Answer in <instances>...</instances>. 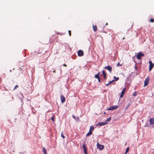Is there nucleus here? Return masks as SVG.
Wrapping results in <instances>:
<instances>
[{
    "instance_id": "1",
    "label": "nucleus",
    "mask_w": 154,
    "mask_h": 154,
    "mask_svg": "<svg viewBox=\"0 0 154 154\" xmlns=\"http://www.w3.org/2000/svg\"><path fill=\"white\" fill-rule=\"evenodd\" d=\"M144 55L143 54L141 53V52H139L138 53L136 57L138 59L140 60L141 59V57H144Z\"/></svg>"
},
{
    "instance_id": "2",
    "label": "nucleus",
    "mask_w": 154,
    "mask_h": 154,
    "mask_svg": "<svg viewBox=\"0 0 154 154\" xmlns=\"http://www.w3.org/2000/svg\"><path fill=\"white\" fill-rule=\"evenodd\" d=\"M149 76H148L145 79L144 82V86H147L149 84Z\"/></svg>"
},
{
    "instance_id": "3",
    "label": "nucleus",
    "mask_w": 154,
    "mask_h": 154,
    "mask_svg": "<svg viewBox=\"0 0 154 154\" xmlns=\"http://www.w3.org/2000/svg\"><path fill=\"white\" fill-rule=\"evenodd\" d=\"M97 148L100 150H103L104 148V145L100 144L98 142L97 143Z\"/></svg>"
},
{
    "instance_id": "4",
    "label": "nucleus",
    "mask_w": 154,
    "mask_h": 154,
    "mask_svg": "<svg viewBox=\"0 0 154 154\" xmlns=\"http://www.w3.org/2000/svg\"><path fill=\"white\" fill-rule=\"evenodd\" d=\"M118 106L117 105H114L110 106L109 108L107 109V110H111L115 109H116L118 108Z\"/></svg>"
},
{
    "instance_id": "5",
    "label": "nucleus",
    "mask_w": 154,
    "mask_h": 154,
    "mask_svg": "<svg viewBox=\"0 0 154 154\" xmlns=\"http://www.w3.org/2000/svg\"><path fill=\"white\" fill-rule=\"evenodd\" d=\"M149 71H150L154 67V64L152 63V62L151 61H149Z\"/></svg>"
},
{
    "instance_id": "6",
    "label": "nucleus",
    "mask_w": 154,
    "mask_h": 154,
    "mask_svg": "<svg viewBox=\"0 0 154 154\" xmlns=\"http://www.w3.org/2000/svg\"><path fill=\"white\" fill-rule=\"evenodd\" d=\"M82 148L84 149V153L85 154H88L87 152V149L86 144H84L83 145Z\"/></svg>"
},
{
    "instance_id": "7",
    "label": "nucleus",
    "mask_w": 154,
    "mask_h": 154,
    "mask_svg": "<svg viewBox=\"0 0 154 154\" xmlns=\"http://www.w3.org/2000/svg\"><path fill=\"white\" fill-rule=\"evenodd\" d=\"M104 69H105L107 70H109L110 72H112V68L110 66L108 65L107 66H105L104 68Z\"/></svg>"
},
{
    "instance_id": "8",
    "label": "nucleus",
    "mask_w": 154,
    "mask_h": 154,
    "mask_svg": "<svg viewBox=\"0 0 154 154\" xmlns=\"http://www.w3.org/2000/svg\"><path fill=\"white\" fill-rule=\"evenodd\" d=\"M108 123H106V122H98L96 125L97 126H102L108 124Z\"/></svg>"
},
{
    "instance_id": "9",
    "label": "nucleus",
    "mask_w": 154,
    "mask_h": 154,
    "mask_svg": "<svg viewBox=\"0 0 154 154\" xmlns=\"http://www.w3.org/2000/svg\"><path fill=\"white\" fill-rule=\"evenodd\" d=\"M78 54L79 56H82L84 55L83 52L81 50H79L78 51Z\"/></svg>"
},
{
    "instance_id": "10",
    "label": "nucleus",
    "mask_w": 154,
    "mask_h": 154,
    "mask_svg": "<svg viewBox=\"0 0 154 154\" xmlns=\"http://www.w3.org/2000/svg\"><path fill=\"white\" fill-rule=\"evenodd\" d=\"M126 90V88H125L122 91L121 95L120 96V98H122L125 94V91Z\"/></svg>"
},
{
    "instance_id": "11",
    "label": "nucleus",
    "mask_w": 154,
    "mask_h": 154,
    "mask_svg": "<svg viewBox=\"0 0 154 154\" xmlns=\"http://www.w3.org/2000/svg\"><path fill=\"white\" fill-rule=\"evenodd\" d=\"M60 100L62 103H63L65 101V98L63 95L60 96Z\"/></svg>"
},
{
    "instance_id": "12",
    "label": "nucleus",
    "mask_w": 154,
    "mask_h": 154,
    "mask_svg": "<svg viewBox=\"0 0 154 154\" xmlns=\"http://www.w3.org/2000/svg\"><path fill=\"white\" fill-rule=\"evenodd\" d=\"M149 123L150 124H154V118H151L149 120Z\"/></svg>"
},
{
    "instance_id": "13",
    "label": "nucleus",
    "mask_w": 154,
    "mask_h": 154,
    "mask_svg": "<svg viewBox=\"0 0 154 154\" xmlns=\"http://www.w3.org/2000/svg\"><path fill=\"white\" fill-rule=\"evenodd\" d=\"M102 74L104 76V79H105L106 78V74L105 72V71L104 70L102 71Z\"/></svg>"
},
{
    "instance_id": "14",
    "label": "nucleus",
    "mask_w": 154,
    "mask_h": 154,
    "mask_svg": "<svg viewBox=\"0 0 154 154\" xmlns=\"http://www.w3.org/2000/svg\"><path fill=\"white\" fill-rule=\"evenodd\" d=\"M93 28L94 31V32H96L97 30V27L96 26L93 25Z\"/></svg>"
},
{
    "instance_id": "15",
    "label": "nucleus",
    "mask_w": 154,
    "mask_h": 154,
    "mask_svg": "<svg viewBox=\"0 0 154 154\" xmlns=\"http://www.w3.org/2000/svg\"><path fill=\"white\" fill-rule=\"evenodd\" d=\"M42 151L43 152L44 154H47L46 149L45 147H44L43 148Z\"/></svg>"
},
{
    "instance_id": "16",
    "label": "nucleus",
    "mask_w": 154,
    "mask_h": 154,
    "mask_svg": "<svg viewBox=\"0 0 154 154\" xmlns=\"http://www.w3.org/2000/svg\"><path fill=\"white\" fill-rule=\"evenodd\" d=\"M92 132L91 131H89V132H88L87 134H86V137H88L90 135H91L92 134Z\"/></svg>"
},
{
    "instance_id": "17",
    "label": "nucleus",
    "mask_w": 154,
    "mask_h": 154,
    "mask_svg": "<svg viewBox=\"0 0 154 154\" xmlns=\"http://www.w3.org/2000/svg\"><path fill=\"white\" fill-rule=\"evenodd\" d=\"M99 72L97 74H96L95 75V78L98 79L100 78L99 77Z\"/></svg>"
},
{
    "instance_id": "18",
    "label": "nucleus",
    "mask_w": 154,
    "mask_h": 154,
    "mask_svg": "<svg viewBox=\"0 0 154 154\" xmlns=\"http://www.w3.org/2000/svg\"><path fill=\"white\" fill-rule=\"evenodd\" d=\"M111 117H109L106 119L105 122H106V123H108V122L110 121L111 120Z\"/></svg>"
},
{
    "instance_id": "19",
    "label": "nucleus",
    "mask_w": 154,
    "mask_h": 154,
    "mask_svg": "<svg viewBox=\"0 0 154 154\" xmlns=\"http://www.w3.org/2000/svg\"><path fill=\"white\" fill-rule=\"evenodd\" d=\"M114 78V81H118L119 78V77H115V76H114L113 77Z\"/></svg>"
},
{
    "instance_id": "20",
    "label": "nucleus",
    "mask_w": 154,
    "mask_h": 154,
    "mask_svg": "<svg viewBox=\"0 0 154 154\" xmlns=\"http://www.w3.org/2000/svg\"><path fill=\"white\" fill-rule=\"evenodd\" d=\"M94 127L93 126H91L90 127V129L89 131H92V130H93L94 129Z\"/></svg>"
},
{
    "instance_id": "21",
    "label": "nucleus",
    "mask_w": 154,
    "mask_h": 154,
    "mask_svg": "<svg viewBox=\"0 0 154 154\" xmlns=\"http://www.w3.org/2000/svg\"><path fill=\"white\" fill-rule=\"evenodd\" d=\"M129 147H128L126 149V150L125 152V154H126L128 152V151H129Z\"/></svg>"
},
{
    "instance_id": "22",
    "label": "nucleus",
    "mask_w": 154,
    "mask_h": 154,
    "mask_svg": "<svg viewBox=\"0 0 154 154\" xmlns=\"http://www.w3.org/2000/svg\"><path fill=\"white\" fill-rule=\"evenodd\" d=\"M131 105V104L130 103H128L125 109H128V107L130 106Z\"/></svg>"
},
{
    "instance_id": "23",
    "label": "nucleus",
    "mask_w": 154,
    "mask_h": 154,
    "mask_svg": "<svg viewBox=\"0 0 154 154\" xmlns=\"http://www.w3.org/2000/svg\"><path fill=\"white\" fill-rule=\"evenodd\" d=\"M61 136L63 138V139H64L65 136H64V134L62 132L61 133Z\"/></svg>"
},
{
    "instance_id": "24",
    "label": "nucleus",
    "mask_w": 154,
    "mask_h": 154,
    "mask_svg": "<svg viewBox=\"0 0 154 154\" xmlns=\"http://www.w3.org/2000/svg\"><path fill=\"white\" fill-rule=\"evenodd\" d=\"M150 21L152 23L153 22H154V20L152 18H151L150 19Z\"/></svg>"
},
{
    "instance_id": "25",
    "label": "nucleus",
    "mask_w": 154,
    "mask_h": 154,
    "mask_svg": "<svg viewBox=\"0 0 154 154\" xmlns=\"http://www.w3.org/2000/svg\"><path fill=\"white\" fill-rule=\"evenodd\" d=\"M18 85H16L15 87H14V90H15L17 88H18Z\"/></svg>"
},
{
    "instance_id": "26",
    "label": "nucleus",
    "mask_w": 154,
    "mask_h": 154,
    "mask_svg": "<svg viewBox=\"0 0 154 154\" xmlns=\"http://www.w3.org/2000/svg\"><path fill=\"white\" fill-rule=\"evenodd\" d=\"M137 95V94H136V92H134L133 94V96H136Z\"/></svg>"
},
{
    "instance_id": "27",
    "label": "nucleus",
    "mask_w": 154,
    "mask_h": 154,
    "mask_svg": "<svg viewBox=\"0 0 154 154\" xmlns=\"http://www.w3.org/2000/svg\"><path fill=\"white\" fill-rule=\"evenodd\" d=\"M69 34L70 36H71V31L70 30H69Z\"/></svg>"
},
{
    "instance_id": "28",
    "label": "nucleus",
    "mask_w": 154,
    "mask_h": 154,
    "mask_svg": "<svg viewBox=\"0 0 154 154\" xmlns=\"http://www.w3.org/2000/svg\"><path fill=\"white\" fill-rule=\"evenodd\" d=\"M135 69H136V70L137 71V66H136V65L135 64Z\"/></svg>"
},
{
    "instance_id": "29",
    "label": "nucleus",
    "mask_w": 154,
    "mask_h": 154,
    "mask_svg": "<svg viewBox=\"0 0 154 154\" xmlns=\"http://www.w3.org/2000/svg\"><path fill=\"white\" fill-rule=\"evenodd\" d=\"M114 80H112V81H110V82H109V84H111V83H112L113 82H114Z\"/></svg>"
},
{
    "instance_id": "30",
    "label": "nucleus",
    "mask_w": 154,
    "mask_h": 154,
    "mask_svg": "<svg viewBox=\"0 0 154 154\" xmlns=\"http://www.w3.org/2000/svg\"><path fill=\"white\" fill-rule=\"evenodd\" d=\"M117 66H120V63H118L117 64ZM122 65H121L120 66H121Z\"/></svg>"
},
{
    "instance_id": "31",
    "label": "nucleus",
    "mask_w": 154,
    "mask_h": 154,
    "mask_svg": "<svg viewBox=\"0 0 154 154\" xmlns=\"http://www.w3.org/2000/svg\"><path fill=\"white\" fill-rule=\"evenodd\" d=\"M97 79H98V81L99 82H100V78H98Z\"/></svg>"
},
{
    "instance_id": "32",
    "label": "nucleus",
    "mask_w": 154,
    "mask_h": 154,
    "mask_svg": "<svg viewBox=\"0 0 154 154\" xmlns=\"http://www.w3.org/2000/svg\"><path fill=\"white\" fill-rule=\"evenodd\" d=\"M72 117L73 118H74V119H75V115H72Z\"/></svg>"
},
{
    "instance_id": "33",
    "label": "nucleus",
    "mask_w": 154,
    "mask_h": 154,
    "mask_svg": "<svg viewBox=\"0 0 154 154\" xmlns=\"http://www.w3.org/2000/svg\"><path fill=\"white\" fill-rule=\"evenodd\" d=\"M51 119L53 121H54V118L53 117L51 118Z\"/></svg>"
},
{
    "instance_id": "34",
    "label": "nucleus",
    "mask_w": 154,
    "mask_h": 154,
    "mask_svg": "<svg viewBox=\"0 0 154 154\" xmlns=\"http://www.w3.org/2000/svg\"><path fill=\"white\" fill-rule=\"evenodd\" d=\"M110 84L109 83L108 84H106V85L107 86H108V85H109Z\"/></svg>"
},
{
    "instance_id": "35",
    "label": "nucleus",
    "mask_w": 154,
    "mask_h": 154,
    "mask_svg": "<svg viewBox=\"0 0 154 154\" xmlns=\"http://www.w3.org/2000/svg\"><path fill=\"white\" fill-rule=\"evenodd\" d=\"M63 66H67V65L66 64H64L63 65Z\"/></svg>"
},
{
    "instance_id": "36",
    "label": "nucleus",
    "mask_w": 154,
    "mask_h": 154,
    "mask_svg": "<svg viewBox=\"0 0 154 154\" xmlns=\"http://www.w3.org/2000/svg\"><path fill=\"white\" fill-rule=\"evenodd\" d=\"M125 37H123V39H125Z\"/></svg>"
},
{
    "instance_id": "37",
    "label": "nucleus",
    "mask_w": 154,
    "mask_h": 154,
    "mask_svg": "<svg viewBox=\"0 0 154 154\" xmlns=\"http://www.w3.org/2000/svg\"><path fill=\"white\" fill-rule=\"evenodd\" d=\"M106 113V112H104V113H103V114H105Z\"/></svg>"
},
{
    "instance_id": "38",
    "label": "nucleus",
    "mask_w": 154,
    "mask_h": 154,
    "mask_svg": "<svg viewBox=\"0 0 154 154\" xmlns=\"http://www.w3.org/2000/svg\"><path fill=\"white\" fill-rule=\"evenodd\" d=\"M106 25H108V23H106Z\"/></svg>"
}]
</instances>
